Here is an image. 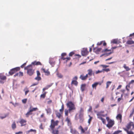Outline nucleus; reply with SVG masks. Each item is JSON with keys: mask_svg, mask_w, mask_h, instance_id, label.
Wrapping results in <instances>:
<instances>
[{"mask_svg": "<svg viewBox=\"0 0 134 134\" xmlns=\"http://www.w3.org/2000/svg\"><path fill=\"white\" fill-rule=\"evenodd\" d=\"M32 112L29 109V111L25 114L26 117H28L30 115H32Z\"/></svg>", "mask_w": 134, "mask_h": 134, "instance_id": "21", "label": "nucleus"}, {"mask_svg": "<svg viewBox=\"0 0 134 134\" xmlns=\"http://www.w3.org/2000/svg\"><path fill=\"white\" fill-rule=\"evenodd\" d=\"M133 123V122H130L127 124L126 126V128H123V129L124 130L125 129H126V130H129L130 129Z\"/></svg>", "mask_w": 134, "mask_h": 134, "instance_id": "10", "label": "nucleus"}, {"mask_svg": "<svg viewBox=\"0 0 134 134\" xmlns=\"http://www.w3.org/2000/svg\"><path fill=\"white\" fill-rule=\"evenodd\" d=\"M12 127L13 130H14L16 128V125L15 122L14 121L12 125Z\"/></svg>", "mask_w": 134, "mask_h": 134, "instance_id": "24", "label": "nucleus"}, {"mask_svg": "<svg viewBox=\"0 0 134 134\" xmlns=\"http://www.w3.org/2000/svg\"><path fill=\"white\" fill-rule=\"evenodd\" d=\"M103 41H101L99 42H98L97 43V45H101L102 43H103Z\"/></svg>", "mask_w": 134, "mask_h": 134, "instance_id": "60", "label": "nucleus"}, {"mask_svg": "<svg viewBox=\"0 0 134 134\" xmlns=\"http://www.w3.org/2000/svg\"><path fill=\"white\" fill-rule=\"evenodd\" d=\"M55 114L56 116L59 118H60L61 117V113H60L59 112L56 111V112Z\"/></svg>", "mask_w": 134, "mask_h": 134, "instance_id": "29", "label": "nucleus"}, {"mask_svg": "<svg viewBox=\"0 0 134 134\" xmlns=\"http://www.w3.org/2000/svg\"><path fill=\"white\" fill-rule=\"evenodd\" d=\"M19 77H20L23 76V72L21 71H20L19 72Z\"/></svg>", "mask_w": 134, "mask_h": 134, "instance_id": "45", "label": "nucleus"}, {"mask_svg": "<svg viewBox=\"0 0 134 134\" xmlns=\"http://www.w3.org/2000/svg\"><path fill=\"white\" fill-rule=\"evenodd\" d=\"M104 111H100L98 112L97 113V118L98 119L102 118V116L104 117L107 116V114H103L104 113Z\"/></svg>", "mask_w": 134, "mask_h": 134, "instance_id": "5", "label": "nucleus"}, {"mask_svg": "<svg viewBox=\"0 0 134 134\" xmlns=\"http://www.w3.org/2000/svg\"><path fill=\"white\" fill-rule=\"evenodd\" d=\"M49 63L52 66H54L55 64L54 61L52 60V59H51L50 60Z\"/></svg>", "mask_w": 134, "mask_h": 134, "instance_id": "27", "label": "nucleus"}, {"mask_svg": "<svg viewBox=\"0 0 134 134\" xmlns=\"http://www.w3.org/2000/svg\"><path fill=\"white\" fill-rule=\"evenodd\" d=\"M26 122V121L23 119H21L19 121V122L21 124V126L25 125Z\"/></svg>", "mask_w": 134, "mask_h": 134, "instance_id": "15", "label": "nucleus"}, {"mask_svg": "<svg viewBox=\"0 0 134 134\" xmlns=\"http://www.w3.org/2000/svg\"><path fill=\"white\" fill-rule=\"evenodd\" d=\"M118 74L121 77H124L127 74V73L124 70L119 72Z\"/></svg>", "mask_w": 134, "mask_h": 134, "instance_id": "18", "label": "nucleus"}, {"mask_svg": "<svg viewBox=\"0 0 134 134\" xmlns=\"http://www.w3.org/2000/svg\"><path fill=\"white\" fill-rule=\"evenodd\" d=\"M24 69L27 70V74L30 76L32 75L35 73L34 70L33 69L31 65H30L25 67Z\"/></svg>", "mask_w": 134, "mask_h": 134, "instance_id": "1", "label": "nucleus"}, {"mask_svg": "<svg viewBox=\"0 0 134 134\" xmlns=\"http://www.w3.org/2000/svg\"><path fill=\"white\" fill-rule=\"evenodd\" d=\"M122 116L121 114H119L117 115L116 116V118L118 120H119L121 121L122 120Z\"/></svg>", "mask_w": 134, "mask_h": 134, "instance_id": "22", "label": "nucleus"}, {"mask_svg": "<svg viewBox=\"0 0 134 134\" xmlns=\"http://www.w3.org/2000/svg\"><path fill=\"white\" fill-rule=\"evenodd\" d=\"M66 55V53H63L62 54L61 56H65Z\"/></svg>", "mask_w": 134, "mask_h": 134, "instance_id": "61", "label": "nucleus"}, {"mask_svg": "<svg viewBox=\"0 0 134 134\" xmlns=\"http://www.w3.org/2000/svg\"><path fill=\"white\" fill-rule=\"evenodd\" d=\"M122 132L120 130H118L116 131H115L113 134H118L120 133H121Z\"/></svg>", "mask_w": 134, "mask_h": 134, "instance_id": "43", "label": "nucleus"}, {"mask_svg": "<svg viewBox=\"0 0 134 134\" xmlns=\"http://www.w3.org/2000/svg\"><path fill=\"white\" fill-rule=\"evenodd\" d=\"M0 79H1L2 80H5L6 79V76H0Z\"/></svg>", "mask_w": 134, "mask_h": 134, "instance_id": "41", "label": "nucleus"}, {"mask_svg": "<svg viewBox=\"0 0 134 134\" xmlns=\"http://www.w3.org/2000/svg\"><path fill=\"white\" fill-rule=\"evenodd\" d=\"M87 71L88 72V74H88V75H89L90 76H91L92 75H94V73L93 72V71L92 69H89L87 70Z\"/></svg>", "mask_w": 134, "mask_h": 134, "instance_id": "17", "label": "nucleus"}, {"mask_svg": "<svg viewBox=\"0 0 134 134\" xmlns=\"http://www.w3.org/2000/svg\"><path fill=\"white\" fill-rule=\"evenodd\" d=\"M61 59L63 60H65L66 62L68 60H70L71 58L70 57H65V56H61Z\"/></svg>", "mask_w": 134, "mask_h": 134, "instance_id": "19", "label": "nucleus"}, {"mask_svg": "<svg viewBox=\"0 0 134 134\" xmlns=\"http://www.w3.org/2000/svg\"><path fill=\"white\" fill-rule=\"evenodd\" d=\"M33 132L35 134H36L37 132L36 130L31 129L27 131V132L28 133H29L30 132Z\"/></svg>", "mask_w": 134, "mask_h": 134, "instance_id": "32", "label": "nucleus"}, {"mask_svg": "<svg viewBox=\"0 0 134 134\" xmlns=\"http://www.w3.org/2000/svg\"><path fill=\"white\" fill-rule=\"evenodd\" d=\"M27 100V99H24L22 100V102L23 103L25 104L26 103Z\"/></svg>", "mask_w": 134, "mask_h": 134, "instance_id": "52", "label": "nucleus"}, {"mask_svg": "<svg viewBox=\"0 0 134 134\" xmlns=\"http://www.w3.org/2000/svg\"><path fill=\"white\" fill-rule=\"evenodd\" d=\"M99 119L101 120H102V122L103 124H106V120L105 119L103 118L102 117L101 118H100Z\"/></svg>", "mask_w": 134, "mask_h": 134, "instance_id": "36", "label": "nucleus"}, {"mask_svg": "<svg viewBox=\"0 0 134 134\" xmlns=\"http://www.w3.org/2000/svg\"><path fill=\"white\" fill-rule=\"evenodd\" d=\"M96 82L97 83V85H101L103 82V81L102 80V81L101 82Z\"/></svg>", "mask_w": 134, "mask_h": 134, "instance_id": "53", "label": "nucleus"}, {"mask_svg": "<svg viewBox=\"0 0 134 134\" xmlns=\"http://www.w3.org/2000/svg\"><path fill=\"white\" fill-rule=\"evenodd\" d=\"M128 87L130 88V85H127L126 86V90L128 91H129V90L127 88Z\"/></svg>", "mask_w": 134, "mask_h": 134, "instance_id": "55", "label": "nucleus"}, {"mask_svg": "<svg viewBox=\"0 0 134 134\" xmlns=\"http://www.w3.org/2000/svg\"><path fill=\"white\" fill-rule=\"evenodd\" d=\"M97 86V85L96 82H94L92 85V87L93 88H94L95 90L96 89V87Z\"/></svg>", "mask_w": 134, "mask_h": 134, "instance_id": "33", "label": "nucleus"}, {"mask_svg": "<svg viewBox=\"0 0 134 134\" xmlns=\"http://www.w3.org/2000/svg\"><path fill=\"white\" fill-rule=\"evenodd\" d=\"M123 67L126 70V71H128L131 70V68H129L128 66H127L125 64L124 65Z\"/></svg>", "mask_w": 134, "mask_h": 134, "instance_id": "20", "label": "nucleus"}, {"mask_svg": "<svg viewBox=\"0 0 134 134\" xmlns=\"http://www.w3.org/2000/svg\"><path fill=\"white\" fill-rule=\"evenodd\" d=\"M20 70V68L19 67H16L13 68L10 70L9 73L10 75H12L16 72L19 71Z\"/></svg>", "mask_w": 134, "mask_h": 134, "instance_id": "6", "label": "nucleus"}, {"mask_svg": "<svg viewBox=\"0 0 134 134\" xmlns=\"http://www.w3.org/2000/svg\"><path fill=\"white\" fill-rule=\"evenodd\" d=\"M134 83V80H132L129 83V85H130L131 84L133 83Z\"/></svg>", "mask_w": 134, "mask_h": 134, "instance_id": "62", "label": "nucleus"}, {"mask_svg": "<svg viewBox=\"0 0 134 134\" xmlns=\"http://www.w3.org/2000/svg\"><path fill=\"white\" fill-rule=\"evenodd\" d=\"M52 130V133L53 134H58L59 133V131L57 130H54V129H53Z\"/></svg>", "mask_w": 134, "mask_h": 134, "instance_id": "30", "label": "nucleus"}, {"mask_svg": "<svg viewBox=\"0 0 134 134\" xmlns=\"http://www.w3.org/2000/svg\"><path fill=\"white\" fill-rule=\"evenodd\" d=\"M46 92H44V93L41 95L40 96L41 97L43 98H44L46 97Z\"/></svg>", "mask_w": 134, "mask_h": 134, "instance_id": "42", "label": "nucleus"}, {"mask_svg": "<svg viewBox=\"0 0 134 134\" xmlns=\"http://www.w3.org/2000/svg\"><path fill=\"white\" fill-rule=\"evenodd\" d=\"M38 82H37L36 83H33L32 85L31 86H34L38 85Z\"/></svg>", "mask_w": 134, "mask_h": 134, "instance_id": "59", "label": "nucleus"}, {"mask_svg": "<svg viewBox=\"0 0 134 134\" xmlns=\"http://www.w3.org/2000/svg\"><path fill=\"white\" fill-rule=\"evenodd\" d=\"M64 107L63 104L61 107V109H60L59 111L61 113H62L63 111L64 110Z\"/></svg>", "mask_w": 134, "mask_h": 134, "instance_id": "39", "label": "nucleus"}, {"mask_svg": "<svg viewBox=\"0 0 134 134\" xmlns=\"http://www.w3.org/2000/svg\"><path fill=\"white\" fill-rule=\"evenodd\" d=\"M32 64L34 65H42V64L40 62H37L36 61H35L34 62H32Z\"/></svg>", "mask_w": 134, "mask_h": 134, "instance_id": "16", "label": "nucleus"}, {"mask_svg": "<svg viewBox=\"0 0 134 134\" xmlns=\"http://www.w3.org/2000/svg\"><path fill=\"white\" fill-rule=\"evenodd\" d=\"M111 83V82L108 81L106 83V88H107L109 87V85Z\"/></svg>", "mask_w": 134, "mask_h": 134, "instance_id": "38", "label": "nucleus"}, {"mask_svg": "<svg viewBox=\"0 0 134 134\" xmlns=\"http://www.w3.org/2000/svg\"><path fill=\"white\" fill-rule=\"evenodd\" d=\"M103 70H102L101 71H100L99 70H98V71H96V74H98L101 73L103 71Z\"/></svg>", "mask_w": 134, "mask_h": 134, "instance_id": "54", "label": "nucleus"}, {"mask_svg": "<svg viewBox=\"0 0 134 134\" xmlns=\"http://www.w3.org/2000/svg\"><path fill=\"white\" fill-rule=\"evenodd\" d=\"M46 111L47 113L51 114V110L50 108H48L47 109H46Z\"/></svg>", "mask_w": 134, "mask_h": 134, "instance_id": "35", "label": "nucleus"}, {"mask_svg": "<svg viewBox=\"0 0 134 134\" xmlns=\"http://www.w3.org/2000/svg\"><path fill=\"white\" fill-rule=\"evenodd\" d=\"M7 116V115H6V114H5L4 116H0V118L1 119H3L6 118V117Z\"/></svg>", "mask_w": 134, "mask_h": 134, "instance_id": "58", "label": "nucleus"}, {"mask_svg": "<svg viewBox=\"0 0 134 134\" xmlns=\"http://www.w3.org/2000/svg\"><path fill=\"white\" fill-rule=\"evenodd\" d=\"M134 113V108L132 109V112L131 113L130 115V116L131 117L132 116Z\"/></svg>", "mask_w": 134, "mask_h": 134, "instance_id": "57", "label": "nucleus"}, {"mask_svg": "<svg viewBox=\"0 0 134 134\" xmlns=\"http://www.w3.org/2000/svg\"><path fill=\"white\" fill-rule=\"evenodd\" d=\"M67 105L69 108V111L70 112L72 110H75V109L74 105L71 102H69L67 104Z\"/></svg>", "mask_w": 134, "mask_h": 134, "instance_id": "4", "label": "nucleus"}, {"mask_svg": "<svg viewBox=\"0 0 134 134\" xmlns=\"http://www.w3.org/2000/svg\"><path fill=\"white\" fill-rule=\"evenodd\" d=\"M35 79L38 81H39L41 80V78L40 76H37L35 78Z\"/></svg>", "mask_w": 134, "mask_h": 134, "instance_id": "40", "label": "nucleus"}, {"mask_svg": "<svg viewBox=\"0 0 134 134\" xmlns=\"http://www.w3.org/2000/svg\"><path fill=\"white\" fill-rule=\"evenodd\" d=\"M81 53L82 55L83 56H84L87 55L88 54V52L86 49L83 48L82 51Z\"/></svg>", "mask_w": 134, "mask_h": 134, "instance_id": "11", "label": "nucleus"}, {"mask_svg": "<svg viewBox=\"0 0 134 134\" xmlns=\"http://www.w3.org/2000/svg\"><path fill=\"white\" fill-rule=\"evenodd\" d=\"M70 132L72 134H80L79 132L75 129H73L72 127H70Z\"/></svg>", "mask_w": 134, "mask_h": 134, "instance_id": "12", "label": "nucleus"}, {"mask_svg": "<svg viewBox=\"0 0 134 134\" xmlns=\"http://www.w3.org/2000/svg\"><path fill=\"white\" fill-rule=\"evenodd\" d=\"M102 70L105 71L106 72H108L110 71V70L109 68L107 69H103Z\"/></svg>", "mask_w": 134, "mask_h": 134, "instance_id": "47", "label": "nucleus"}, {"mask_svg": "<svg viewBox=\"0 0 134 134\" xmlns=\"http://www.w3.org/2000/svg\"><path fill=\"white\" fill-rule=\"evenodd\" d=\"M77 79L78 77L77 76H75L74 77H73V80L72 81L71 83V85H74L76 86H77L78 83V82L77 81Z\"/></svg>", "mask_w": 134, "mask_h": 134, "instance_id": "7", "label": "nucleus"}, {"mask_svg": "<svg viewBox=\"0 0 134 134\" xmlns=\"http://www.w3.org/2000/svg\"><path fill=\"white\" fill-rule=\"evenodd\" d=\"M86 85L85 84H82L81 86V89L82 91H83L85 90Z\"/></svg>", "mask_w": 134, "mask_h": 134, "instance_id": "23", "label": "nucleus"}, {"mask_svg": "<svg viewBox=\"0 0 134 134\" xmlns=\"http://www.w3.org/2000/svg\"><path fill=\"white\" fill-rule=\"evenodd\" d=\"M41 70L42 72L45 73V75H47L49 76L50 75V72L49 71V69L46 70L45 69L42 68L41 69Z\"/></svg>", "mask_w": 134, "mask_h": 134, "instance_id": "8", "label": "nucleus"}, {"mask_svg": "<svg viewBox=\"0 0 134 134\" xmlns=\"http://www.w3.org/2000/svg\"><path fill=\"white\" fill-rule=\"evenodd\" d=\"M89 116L90 117V118L88 120V122L89 123V124H90L92 118V117H91L90 115Z\"/></svg>", "mask_w": 134, "mask_h": 134, "instance_id": "48", "label": "nucleus"}, {"mask_svg": "<svg viewBox=\"0 0 134 134\" xmlns=\"http://www.w3.org/2000/svg\"><path fill=\"white\" fill-rule=\"evenodd\" d=\"M88 77V74H86L84 76L83 74L81 75L80 76V78L83 80H86Z\"/></svg>", "mask_w": 134, "mask_h": 134, "instance_id": "13", "label": "nucleus"}, {"mask_svg": "<svg viewBox=\"0 0 134 134\" xmlns=\"http://www.w3.org/2000/svg\"><path fill=\"white\" fill-rule=\"evenodd\" d=\"M65 115L66 116H68V110L66 109L65 110Z\"/></svg>", "mask_w": 134, "mask_h": 134, "instance_id": "46", "label": "nucleus"}, {"mask_svg": "<svg viewBox=\"0 0 134 134\" xmlns=\"http://www.w3.org/2000/svg\"><path fill=\"white\" fill-rule=\"evenodd\" d=\"M125 131L127 132V134H134L133 132L132 131H129L126 129H125Z\"/></svg>", "mask_w": 134, "mask_h": 134, "instance_id": "34", "label": "nucleus"}, {"mask_svg": "<svg viewBox=\"0 0 134 134\" xmlns=\"http://www.w3.org/2000/svg\"><path fill=\"white\" fill-rule=\"evenodd\" d=\"M126 43L128 44H134V41L132 40H128L127 41Z\"/></svg>", "mask_w": 134, "mask_h": 134, "instance_id": "31", "label": "nucleus"}, {"mask_svg": "<svg viewBox=\"0 0 134 134\" xmlns=\"http://www.w3.org/2000/svg\"><path fill=\"white\" fill-rule=\"evenodd\" d=\"M36 72L37 74V76H40L41 74L40 71H39L37 70V71Z\"/></svg>", "mask_w": 134, "mask_h": 134, "instance_id": "56", "label": "nucleus"}, {"mask_svg": "<svg viewBox=\"0 0 134 134\" xmlns=\"http://www.w3.org/2000/svg\"><path fill=\"white\" fill-rule=\"evenodd\" d=\"M111 43L114 44H118V40L117 39H113L111 41Z\"/></svg>", "mask_w": 134, "mask_h": 134, "instance_id": "26", "label": "nucleus"}, {"mask_svg": "<svg viewBox=\"0 0 134 134\" xmlns=\"http://www.w3.org/2000/svg\"><path fill=\"white\" fill-rule=\"evenodd\" d=\"M102 49L101 48H99L97 49L96 50V51L95 52L96 53H97L99 52Z\"/></svg>", "mask_w": 134, "mask_h": 134, "instance_id": "44", "label": "nucleus"}, {"mask_svg": "<svg viewBox=\"0 0 134 134\" xmlns=\"http://www.w3.org/2000/svg\"><path fill=\"white\" fill-rule=\"evenodd\" d=\"M58 77L60 78H62L63 77V76L60 73L58 72L57 74Z\"/></svg>", "mask_w": 134, "mask_h": 134, "instance_id": "37", "label": "nucleus"}, {"mask_svg": "<svg viewBox=\"0 0 134 134\" xmlns=\"http://www.w3.org/2000/svg\"><path fill=\"white\" fill-rule=\"evenodd\" d=\"M23 133V132L22 131H20L18 132H16L15 133V134H20Z\"/></svg>", "mask_w": 134, "mask_h": 134, "instance_id": "64", "label": "nucleus"}, {"mask_svg": "<svg viewBox=\"0 0 134 134\" xmlns=\"http://www.w3.org/2000/svg\"><path fill=\"white\" fill-rule=\"evenodd\" d=\"M88 127H85L84 129L82 128L81 126H80L78 129L79 130H81V133H85V131H86L88 129Z\"/></svg>", "mask_w": 134, "mask_h": 134, "instance_id": "9", "label": "nucleus"}, {"mask_svg": "<svg viewBox=\"0 0 134 134\" xmlns=\"http://www.w3.org/2000/svg\"><path fill=\"white\" fill-rule=\"evenodd\" d=\"M47 100H49L47 102V103L48 104H50L52 103V100H50L49 98H48Z\"/></svg>", "mask_w": 134, "mask_h": 134, "instance_id": "49", "label": "nucleus"}, {"mask_svg": "<svg viewBox=\"0 0 134 134\" xmlns=\"http://www.w3.org/2000/svg\"><path fill=\"white\" fill-rule=\"evenodd\" d=\"M84 114V110L83 108H81L79 111V116L80 118L83 116Z\"/></svg>", "mask_w": 134, "mask_h": 134, "instance_id": "14", "label": "nucleus"}, {"mask_svg": "<svg viewBox=\"0 0 134 134\" xmlns=\"http://www.w3.org/2000/svg\"><path fill=\"white\" fill-rule=\"evenodd\" d=\"M74 54V53L73 52H70L69 54L70 56H72Z\"/></svg>", "mask_w": 134, "mask_h": 134, "instance_id": "51", "label": "nucleus"}, {"mask_svg": "<svg viewBox=\"0 0 134 134\" xmlns=\"http://www.w3.org/2000/svg\"><path fill=\"white\" fill-rule=\"evenodd\" d=\"M59 122L58 120L54 121L53 119H52L51 121V124L49 126L51 129L53 130V129H54L55 126L58 125Z\"/></svg>", "mask_w": 134, "mask_h": 134, "instance_id": "3", "label": "nucleus"}, {"mask_svg": "<svg viewBox=\"0 0 134 134\" xmlns=\"http://www.w3.org/2000/svg\"><path fill=\"white\" fill-rule=\"evenodd\" d=\"M106 119L108 122V124L106 125V126L109 129L112 127L114 124V121L113 120L110 119L108 117L106 118Z\"/></svg>", "mask_w": 134, "mask_h": 134, "instance_id": "2", "label": "nucleus"}, {"mask_svg": "<svg viewBox=\"0 0 134 134\" xmlns=\"http://www.w3.org/2000/svg\"><path fill=\"white\" fill-rule=\"evenodd\" d=\"M29 109H30L32 112L33 111H35L38 110L37 108H31V107H30Z\"/></svg>", "mask_w": 134, "mask_h": 134, "instance_id": "25", "label": "nucleus"}, {"mask_svg": "<svg viewBox=\"0 0 134 134\" xmlns=\"http://www.w3.org/2000/svg\"><path fill=\"white\" fill-rule=\"evenodd\" d=\"M65 121L67 122L68 124L71 125V123L70 122V119L68 118V117H66Z\"/></svg>", "mask_w": 134, "mask_h": 134, "instance_id": "28", "label": "nucleus"}, {"mask_svg": "<svg viewBox=\"0 0 134 134\" xmlns=\"http://www.w3.org/2000/svg\"><path fill=\"white\" fill-rule=\"evenodd\" d=\"M100 66L102 67L103 68H106L109 66L103 65H101Z\"/></svg>", "mask_w": 134, "mask_h": 134, "instance_id": "50", "label": "nucleus"}, {"mask_svg": "<svg viewBox=\"0 0 134 134\" xmlns=\"http://www.w3.org/2000/svg\"><path fill=\"white\" fill-rule=\"evenodd\" d=\"M26 64V63H24V64H23V65H22L21 66V67L22 68H23L24 66H25Z\"/></svg>", "mask_w": 134, "mask_h": 134, "instance_id": "63", "label": "nucleus"}]
</instances>
